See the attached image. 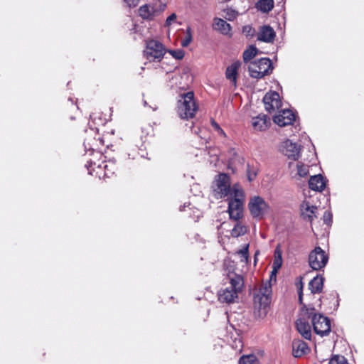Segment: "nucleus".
Listing matches in <instances>:
<instances>
[{"mask_svg":"<svg viewBox=\"0 0 364 364\" xmlns=\"http://www.w3.org/2000/svg\"><path fill=\"white\" fill-rule=\"evenodd\" d=\"M198 109L193 91L182 93L177 101L176 112L182 119H192Z\"/></svg>","mask_w":364,"mask_h":364,"instance_id":"f03ea898","label":"nucleus"},{"mask_svg":"<svg viewBox=\"0 0 364 364\" xmlns=\"http://www.w3.org/2000/svg\"><path fill=\"white\" fill-rule=\"evenodd\" d=\"M166 8V4L161 0H149L139 8V16L144 20L153 21Z\"/></svg>","mask_w":364,"mask_h":364,"instance_id":"7ed1b4c3","label":"nucleus"},{"mask_svg":"<svg viewBox=\"0 0 364 364\" xmlns=\"http://www.w3.org/2000/svg\"><path fill=\"white\" fill-rule=\"evenodd\" d=\"M130 21L132 23V28H130L131 32L134 33H139L141 31V28L139 25L135 23L132 20Z\"/></svg>","mask_w":364,"mask_h":364,"instance_id":"c03bdc74","label":"nucleus"},{"mask_svg":"<svg viewBox=\"0 0 364 364\" xmlns=\"http://www.w3.org/2000/svg\"><path fill=\"white\" fill-rule=\"evenodd\" d=\"M309 348L306 342L301 340H294L292 343V353L295 358H300L308 353Z\"/></svg>","mask_w":364,"mask_h":364,"instance_id":"aec40b11","label":"nucleus"},{"mask_svg":"<svg viewBox=\"0 0 364 364\" xmlns=\"http://www.w3.org/2000/svg\"><path fill=\"white\" fill-rule=\"evenodd\" d=\"M296 327L299 333L306 340L311 338V327L305 318H299L296 321Z\"/></svg>","mask_w":364,"mask_h":364,"instance_id":"f3484780","label":"nucleus"},{"mask_svg":"<svg viewBox=\"0 0 364 364\" xmlns=\"http://www.w3.org/2000/svg\"><path fill=\"white\" fill-rule=\"evenodd\" d=\"M240 66V63L239 61L235 62L229 65L225 71L226 78L230 80L234 85H235L237 82V70Z\"/></svg>","mask_w":364,"mask_h":364,"instance_id":"4be33fe9","label":"nucleus"},{"mask_svg":"<svg viewBox=\"0 0 364 364\" xmlns=\"http://www.w3.org/2000/svg\"><path fill=\"white\" fill-rule=\"evenodd\" d=\"M274 261L272 263V268H275V269H279L282 265V251L281 250V247L278 245L274 252Z\"/></svg>","mask_w":364,"mask_h":364,"instance_id":"cd10ccee","label":"nucleus"},{"mask_svg":"<svg viewBox=\"0 0 364 364\" xmlns=\"http://www.w3.org/2000/svg\"><path fill=\"white\" fill-rule=\"evenodd\" d=\"M92 166H96L97 168L99 169L103 168L105 171L104 177H106V178H109L117 171V166L115 164V161L114 159L109 160V161L105 162V163L103 161L102 164H97V163L95 161H93L92 160H90L89 161H87V164L85 165L90 174H92L91 171L90 170V168L92 167Z\"/></svg>","mask_w":364,"mask_h":364,"instance_id":"9d476101","label":"nucleus"},{"mask_svg":"<svg viewBox=\"0 0 364 364\" xmlns=\"http://www.w3.org/2000/svg\"><path fill=\"white\" fill-rule=\"evenodd\" d=\"M84 146H85V150H88L89 151L91 152L90 154H93L95 153L94 148L86 141L84 142Z\"/></svg>","mask_w":364,"mask_h":364,"instance_id":"09e8293b","label":"nucleus"},{"mask_svg":"<svg viewBox=\"0 0 364 364\" xmlns=\"http://www.w3.org/2000/svg\"><path fill=\"white\" fill-rule=\"evenodd\" d=\"M333 215L331 211L326 210L324 212L323 215V223L328 225L332 223Z\"/></svg>","mask_w":364,"mask_h":364,"instance_id":"ea45409f","label":"nucleus"},{"mask_svg":"<svg viewBox=\"0 0 364 364\" xmlns=\"http://www.w3.org/2000/svg\"><path fill=\"white\" fill-rule=\"evenodd\" d=\"M243 285L244 282L242 277L240 275L235 274L230 279V286L228 287L238 294L242 291Z\"/></svg>","mask_w":364,"mask_h":364,"instance_id":"393cba45","label":"nucleus"},{"mask_svg":"<svg viewBox=\"0 0 364 364\" xmlns=\"http://www.w3.org/2000/svg\"><path fill=\"white\" fill-rule=\"evenodd\" d=\"M192 33H191V27H187L186 31V36L181 41V45L183 47H187L192 41Z\"/></svg>","mask_w":364,"mask_h":364,"instance_id":"72a5a7b5","label":"nucleus"},{"mask_svg":"<svg viewBox=\"0 0 364 364\" xmlns=\"http://www.w3.org/2000/svg\"><path fill=\"white\" fill-rule=\"evenodd\" d=\"M124 2L128 7L131 8L136 6L139 4V0H124Z\"/></svg>","mask_w":364,"mask_h":364,"instance_id":"a18cd8bd","label":"nucleus"},{"mask_svg":"<svg viewBox=\"0 0 364 364\" xmlns=\"http://www.w3.org/2000/svg\"><path fill=\"white\" fill-rule=\"evenodd\" d=\"M237 297V294L235 291L231 289L230 287H226L225 289L220 291L218 295V299L221 302L231 303L234 301L235 299Z\"/></svg>","mask_w":364,"mask_h":364,"instance_id":"412c9836","label":"nucleus"},{"mask_svg":"<svg viewBox=\"0 0 364 364\" xmlns=\"http://www.w3.org/2000/svg\"><path fill=\"white\" fill-rule=\"evenodd\" d=\"M69 100H70L72 102V103H73V101L71 98H69Z\"/></svg>","mask_w":364,"mask_h":364,"instance_id":"4d7b16f0","label":"nucleus"},{"mask_svg":"<svg viewBox=\"0 0 364 364\" xmlns=\"http://www.w3.org/2000/svg\"><path fill=\"white\" fill-rule=\"evenodd\" d=\"M276 37L274 30L269 25L260 27L257 35V40L265 43H272Z\"/></svg>","mask_w":364,"mask_h":364,"instance_id":"2eb2a0df","label":"nucleus"},{"mask_svg":"<svg viewBox=\"0 0 364 364\" xmlns=\"http://www.w3.org/2000/svg\"><path fill=\"white\" fill-rule=\"evenodd\" d=\"M297 167V175L300 177H306L309 174V166L299 163Z\"/></svg>","mask_w":364,"mask_h":364,"instance_id":"f704fd0d","label":"nucleus"},{"mask_svg":"<svg viewBox=\"0 0 364 364\" xmlns=\"http://www.w3.org/2000/svg\"><path fill=\"white\" fill-rule=\"evenodd\" d=\"M228 196H230L229 199H238L244 202V191L238 183H235L232 186Z\"/></svg>","mask_w":364,"mask_h":364,"instance_id":"a878e982","label":"nucleus"},{"mask_svg":"<svg viewBox=\"0 0 364 364\" xmlns=\"http://www.w3.org/2000/svg\"><path fill=\"white\" fill-rule=\"evenodd\" d=\"M278 271H279V269H275V268H272V270L271 272L270 277H269V282L273 281V280L274 282H276L277 274Z\"/></svg>","mask_w":364,"mask_h":364,"instance_id":"de8ad7c7","label":"nucleus"},{"mask_svg":"<svg viewBox=\"0 0 364 364\" xmlns=\"http://www.w3.org/2000/svg\"><path fill=\"white\" fill-rule=\"evenodd\" d=\"M256 177V173H250V171H248L247 173V178H248V180L249 181H252Z\"/></svg>","mask_w":364,"mask_h":364,"instance_id":"8fccbe9b","label":"nucleus"},{"mask_svg":"<svg viewBox=\"0 0 364 364\" xmlns=\"http://www.w3.org/2000/svg\"><path fill=\"white\" fill-rule=\"evenodd\" d=\"M258 50L255 46L251 45L249 46L247 49L245 50L242 54L243 60L245 63L249 62L252 60L257 54Z\"/></svg>","mask_w":364,"mask_h":364,"instance_id":"c85d7f7f","label":"nucleus"},{"mask_svg":"<svg viewBox=\"0 0 364 364\" xmlns=\"http://www.w3.org/2000/svg\"><path fill=\"white\" fill-rule=\"evenodd\" d=\"M139 138H140V141L137 140V139H135V146L139 149V154L141 156V157H145L146 156V152L145 150L146 149V146L145 145L146 142V136L140 135L139 136Z\"/></svg>","mask_w":364,"mask_h":364,"instance_id":"c756f323","label":"nucleus"},{"mask_svg":"<svg viewBox=\"0 0 364 364\" xmlns=\"http://www.w3.org/2000/svg\"><path fill=\"white\" fill-rule=\"evenodd\" d=\"M302 311H305L306 318L311 319L314 332L321 337L328 336L331 332L330 319L321 314H316L313 306L304 305Z\"/></svg>","mask_w":364,"mask_h":364,"instance_id":"f257e3e1","label":"nucleus"},{"mask_svg":"<svg viewBox=\"0 0 364 364\" xmlns=\"http://www.w3.org/2000/svg\"><path fill=\"white\" fill-rule=\"evenodd\" d=\"M242 33L247 37H253L255 33V29L250 25H246L242 27Z\"/></svg>","mask_w":364,"mask_h":364,"instance_id":"4c0bfd02","label":"nucleus"},{"mask_svg":"<svg viewBox=\"0 0 364 364\" xmlns=\"http://www.w3.org/2000/svg\"><path fill=\"white\" fill-rule=\"evenodd\" d=\"M168 52L176 60H181L185 55V52L182 49L171 50Z\"/></svg>","mask_w":364,"mask_h":364,"instance_id":"58836bf2","label":"nucleus"},{"mask_svg":"<svg viewBox=\"0 0 364 364\" xmlns=\"http://www.w3.org/2000/svg\"><path fill=\"white\" fill-rule=\"evenodd\" d=\"M271 296L264 295H254L255 314L259 318H264L268 312Z\"/></svg>","mask_w":364,"mask_h":364,"instance_id":"6e6552de","label":"nucleus"},{"mask_svg":"<svg viewBox=\"0 0 364 364\" xmlns=\"http://www.w3.org/2000/svg\"><path fill=\"white\" fill-rule=\"evenodd\" d=\"M328 364H349L347 359L339 355H333L328 362Z\"/></svg>","mask_w":364,"mask_h":364,"instance_id":"c9c22d12","label":"nucleus"},{"mask_svg":"<svg viewBox=\"0 0 364 364\" xmlns=\"http://www.w3.org/2000/svg\"><path fill=\"white\" fill-rule=\"evenodd\" d=\"M96 154L100 156H102V154L99 151H96Z\"/></svg>","mask_w":364,"mask_h":364,"instance_id":"5fc2aeb1","label":"nucleus"},{"mask_svg":"<svg viewBox=\"0 0 364 364\" xmlns=\"http://www.w3.org/2000/svg\"><path fill=\"white\" fill-rule=\"evenodd\" d=\"M211 125L213 127V129H215V131H216L218 133V134L222 135L225 137L226 136V134H225V132L223 131V129L220 127V125L215 121L212 120Z\"/></svg>","mask_w":364,"mask_h":364,"instance_id":"a19ab883","label":"nucleus"},{"mask_svg":"<svg viewBox=\"0 0 364 364\" xmlns=\"http://www.w3.org/2000/svg\"><path fill=\"white\" fill-rule=\"evenodd\" d=\"M265 109L271 113L282 106L279 95L277 92H267L263 97Z\"/></svg>","mask_w":364,"mask_h":364,"instance_id":"f8f14e48","label":"nucleus"},{"mask_svg":"<svg viewBox=\"0 0 364 364\" xmlns=\"http://www.w3.org/2000/svg\"><path fill=\"white\" fill-rule=\"evenodd\" d=\"M249 245H245L242 249L237 250L236 254L240 255V262H247L248 261L249 252H248Z\"/></svg>","mask_w":364,"mask_h":364,"instance_id":"473e14b6","label":"nucleus"},{"mask_svg":"<svg viewBox=\"0 0 364 364\" xmlns=\"http://www.w3.org/2000/svg\"><path fill=\"white\" fill-rule=\"evenodd\" d=\"M228 213L230 218L238 221L243 213V201L238 199H229Z\"/></svg>","mask_w":364,"mask_h":364,"instance_id":"ddd939ff","label":"nucleus"},{"mask_svg":"<svg viewBox=\"0 0 364 364\" xmlns=\"http://www.w3.org/2000/svg\"><path fill=\"white\" fill-rule=\"evenodd\" d=\"M228 21H233L237 16V12L232 9H228L226 11Z\"/></svg>","mask_w":364,"mask_h":364,"instance_id":"79ce46f5","label":"nucleus"},{"mask_svg":"<svg viewBox=\"0 0 364 364\" xmlns=\"http://www.w3.org/2000/svg\"><path fill=\"white\" fill-rule=\"evenodd\" d=\"M248 209L253 218L261 220L269 210V205L260 196H254L250 199Z\"/></svg>","mask_w":364,"mask_h":364,"instance_id":"39448f33","label":"nucleus"},{"mask_svg":"<svg viewBox=\"0 0 364 364\" xmlns=\"http://www.w3.org/2000/svg\"><path fill=\"white\" fill-rule=\"evenodd\" d=\"M274 7V0H259L256 3V8L262 13H268Z\"/></svg>","mask_w":364,"mask_h":364,"instance_id":"bb28decb","label":"nucleus"},{"mask_svg":"<svg viewBox=\"0 0 364 364\" xmlns=\"http://www.w3.org/2000/svg\"><path fill=\"white\" fill-rule=\"evenodd\" d=\"M218 177L215 191L220 194V198L228 196L232 188L230 176L226 173H220Z\"/></svg>","mask_w":364,"mask_h":364,"instance_id":"1a4fd4ad","label":"nucleus"},{"mask_svg":"<svg viewBox=\"0 0 364 364\" xmlns=\"http://www.w3.org/2000/svg\"><path fill=\"white\" fill-rule=\"evenodd\" d=\"M239 364H259L257 358L252 354L243 355L240 358Z\"/></svg>","mask_w":364,"mask_h":364,"instance_id":"2f4dec72","label":"nucleus"},{"mask_svg":"<svg viewBox=\"0 0 364 364\" xmlns=\"http://www.w3.org/2000/svg\"><path fill=\"white\" fill-rule=\"evenodd\" d=\"M272 293V287L271 284H265L264 286L262 287L259 289V291L256 294L257 295H264L267 296H270V294Z\"/></svg>","mask_w":364,"mask_h":364,"instance_id":"e433bc0d","label":"nucleus"},{"mask_svg":"<svg viewBox=\"0 0 364 364\" xmlns=\"http://www.w3.org/2000/svg\"><path fill=\"white\" fill-rule=\"evenodd\" d=\"M338 304H338V301L337 300V301H336V306H338Z\"/></svg>","mask_w":364,"mask_h":364,"instance_id":"6e6d98bb","label":"nucleus"},{"mask_svg":"<svg viewBox=\"0 0 364 364\" xmlns=\"http://www.w3.org/2000/svg\"><path fill=\"white\" fill-rule=\"evenodd\" d=\"M247 228L245 226L241 225L238 221L231 231V235L234 237L243 235L246 233Z\"/></svg>","mask_w":364,"mask_h":364,"instance_id":"7c9ffc66","label":"nucleus"},{"mask_svg":"<svg viewBox=\"0 0 364 364\" xmlns=\"http://www.w3.org/2000/svg\"><path fill=\"white\" fill-rule=\"evenodd\" d=\"M295 114L290 109H283L274 117V122L279 127L291 124L295 121Z\"/></svg>","mask_w":364,"mask_h":364,"instance_id":"4468645a","label":"nucleus"},{"mask_svg":"<svg viewBox=\"0 0 364 364\" xmlns=\"http://www.w3.org/2000/svg\"><path fill=\"white\" fill-rule=\"evenodd\" d=\"M177 16L175 13L171 14L166 20L165 26H169L173 21H174L176 19Z\"/></svg>","mask_w":364,"mask_h":364,"instance_id":"37998d69","label":"nucleus"},{"mask_svg":"<svg viewBox=\"0 0 364 364\" xmlns=\"http://www.w3.org/2000/svg\"><path fill=\"white\" fill-rule=\"evenodd\" d=\"M328 261V256L321 247H316L309 255V264L314 270L323 269Z\"/></svg>","mask_w":364,"mask_h":364,"instance_id":"0eeeda50","label":"nucleus"},{"mask_svg":"<svg viewBox=\"0 0 364 364\" xmlns=\"http://www.w3.org/2000/svg\"><path fill=\"white\" fill-rule=\"evenodd\" d=\"M324 279L321 276H316L309 284V289L312 294L321 293L323 287Z\"/></svg>","mask_w":364,"mask_h":364,"instance_id":"b1692460","label":"nucleus"},{"mask_svg":"<svg viewBox=\"0 0 364 364\" xmlns=\"http://www.w3.org/2000/svg\"><path fill=\"white\" fill-rule=\"evenodd\" d=\"M164 54L165 48L161 43L154 40L149 41L146 43L144 55L149 61L159 62L164 58Z\"/></svg>","mask_w":364,"mask_h":364,"instance_id":"423d86ee","label":"nucleus"},{"mask_svg":"<svg viewBox=\"0 0 364 364\" xmlns=\"http://www.w3.org/2000/svg\"><path fill=\"white\" fill-rule=\"evenodd\" d=\"M300 209L301 216L304 220L312 222L316 217V211L317 210V207L315 205H311L308 201H304L301 204Z\"/></svg>","mask_w":364,"mask_h":364,"instance_id":"6ab92c4d","label":"nucleus"},{"mask_svg":"<svg viewBox=\"0 0 364 364\" xmlns=\"http://www.w3.org/2000/svg\"><path fill=\"white\" fill-rule=\"evenodd\" d=\"M150 109H151L153 111H155L157 109V106L154 104V105L149 106Z\"/></svg>","mask_w":364,"mask_h":364,"instance_id":"603ef678","label":"nucleus"},{"mask_svg":"<svg viewBox=\"0 0 364 364\" xmlns=\"http://www.w3.org/2000/svg\"><path fill=\"white\" fill-rule=\"evenodd\" d=\"M269 124V118L265 114H260L252 118V126L257 132L266 130Z\"/></svg>","mask_w":364,"mask_h":364,"instance_id":"dca6fc26","label":"nucleus"},{"mask_svg":"<svg viewBox=\"0 0 364 364\" xmlns=\"http://www.w3.org/2000/svg\"><path fill=\"white\" fill-rule=\"evenodd\" d=\"M302 290H303V284H302V282H301L300 283V287L299 288V292L298 293H299V303L301 304H302L301 309L304 307V304H303V302H302V301H303V291H302Z\"/></svg>","mask_w":364,"mask_h":364,"instance_id":"49530a36","label":"nucleus"},{"mask_svg":"<svg viewBox=\"0 0 364 364\" xmlns=\"http://www.w3.org/2000/svg\"><path fill=\"white\" fill-rule=\"evenodd\" d=\"M327 180L321 174L311 176L309 186L313 191L321 192L326 186Z\"/></svg>","mask_w":364,"mask_h":364,"instance_id":"a211bd4d","label":"nucleus"},{"mask_svg":"<svg viewBox=\"0 0 364 364\" xmlns=\"http://www.w3.org/2000/svg\"><path fill=\"white\" fill-rule=\"evenodd\" d=\"M281 150L288 159L296 161L300 157V146L287 139L282 145Z\"/></svg>","mask_w":364,"mask_h":364,"instance_id":"9b49d317","label":"nucleus"},{"mask_svg":"<svg viewBox=\"0 0 364 364\" xmlns=\"http://www.w3.org/2000/svg\"><path fill=\"white\" fill-rule=\"evenodd\" d=\"M190 205H191L190 203H185L183 206L180 207V208H179L180 211H185L186 210V207H189Z\"/></svg>","mask_w":364,"mask_h":364,"instance_id":"3c124183","label":"nucleus"},{"mask_svg":"<svg viewBox=\"0 0 364 364\" xmlns=\"http://www.w3.org/2000/svg\"><path fill=\"white\" fill-rule=\"evenodd\" d=\"M143 104H144V107H147L148 106V103H147V102L146 100L143 101Z\"/></svg>","mask_w":364,"mask_h":364,"instance_id":"864d4df0","label":"nucleus"},{"mask_svg":"<svg viewBox=\"0 0 364 364\" xmlns=\"http://www.w3.org/2000/svg\"><path fill=\"white\" fill-rule=\"evenodd\" d=\"M213 28L219 31L221 33L227 35L231 31V26L225 20L219 18L214 19Z\"/></svg>","mask_w":364,"mask_h":364,"instance_id":"5701e85b","label":"nucleus"},{"mask_svg":"<svg viewBox=\"0 0 364 364\" xmlns=\"http://www.w3.org/2000/svg\"><path fill=\"white\" fill-rule=\"evenodd\" d=\"M272 70V63L268 58H262L251 61L248 65L250 77L256 79H261L265 75H269Z\"/></svg>","mask_w":364,"mask_h":364,"instance_id":"20e7f679","label":"nucleus"}]
</instances>
